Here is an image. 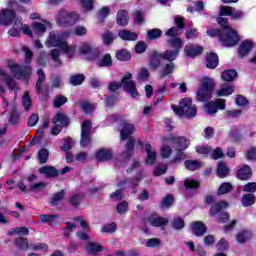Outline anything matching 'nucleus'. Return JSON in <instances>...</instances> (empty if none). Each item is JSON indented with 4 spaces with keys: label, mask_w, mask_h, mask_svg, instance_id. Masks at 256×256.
<instances>
[{
    "label": "nucleus",
    "mask_w": 256,
    "mask_h": 256,
    "mask_svg": "<svg viewBox=\"0 0 256 256\" xmlns=\"http://www.w3.org/2000/svg\"><path fill=\"white\" fill-rule=\"evenodd\" d=\"M218 25H221L222 30L220 29H208L207 35L210 37H219L220 41H222L223 45L226 47H235L237 43H239V35L235 29H232L229 26V19L225 17H218L217 18Z\"/></svg>",
    "instance_id": "f257e3e1"
},
{
    "label": "nucleus",
    "mask_w": 256,
    "mask_h": 256,
    "mask_svg": "<svg viewBox=\"0 0 256 256\" xmlns=\"http://www.w3.org/2000/svg\"><path fill=\"white\" fill-rule=\"evenodd\" d=\"M7 67L10 69L13 76L6 73L2 78V81L5 83L8 89L11 91H17V89H19V85L15 79H29L32 73L31 67L17 64L15 60H8Z\"/></svg>",
    "instance_id": "f03ea898"
},
{
    "label": "nucleus",
    "mask_w": 256,
    "mask_h": 256,
    "mask_svg": "<svg viewBox=\"0 0 256 256\" xmlns=\"http://www.w3.org/2000/svg\"><path fill=\"white\" fill-rule=\"evenodd\" d=\"M133 74L127 73L123 76L120 82L112 81L108 85V91L111 93H115L120 87H123V90L126 93H129L132 97V99H135L139 95V92L137 91V87L135 85V82H133Z\"/></svg>",
    "instance_id": "7ed1b4c3"
},
{
    "label": "nucleus",
    "mask_w": 256,
    "mask_h": 256,
    "mask_svg": "<svg viewBox=\"0 0 256 256\" xmlns=\"http://www.w3.org/2000/svg\"><path fill=\"white\" fill-rule=\"evenodd\" d=\"M172 109L176 115H185L188 119L197 116V106L193 104L191 98L182 99L179 106H173Z\"/></svg>",
    "instance_id": "20e7f679"
},
{
    "label": "nucleus",
    "mask_w": 256,
    "mask_h": 256,
    "mask_svg": "<svg viewBox=\"0 0 256 256\" xmlns=\"http://www.w3.org/2000/svg\"><path fill=\"white\" fill-rule=\"evenodd\" d=\"M77 21H79V15L67 10H60L56 16V23L60 27H73Z\"/></svg>",
    "instance_id": "39448f33"
},
{
    "label": "nucleus",
    "mask_w": 256,
    "mask_h": 256,
    "mask_svg": "<svg viewBox=\"0 0 256 256\" xmlns=\"http://www.w3.org/2000/svg\"><path fill=\"white\" fill-rule=\"evenodd\" d=\"M38 80L36 82L35 90L37 95H43L44 99L49 97V86L45 85V81L47 80V76L43 69L37 70Z\"/></svg>",
    "instance_id": "423d86ee"
},
{
    "label": "nucleus",
    "mask_w": 256,
    "mask_h": 256,
    "mask_svg": "<svg viewBox=\"0 0 256 256\" xmlns=\"http://www.w3.org/2000/svg\"><path fill=\"white\" fill-rule=\"evenodd\" d=\"M91 129H93V124L90 120H84L81 124V147H89L91 145Z\"/></svg>",
    "instance_id": "0eeeda50"
},
{
    "label": "nucleus",
    "mask_w": 256,
    "mask_h": 256,
    "mask_svg": "<svg viewBox=\"0 0 256 256\" xmlns=\"http://www.w3.org/2000/svg\"><path fill=\"white\" fill-rule=\"evenodd\" d=\"M225 107V99H217L216 101L207 102L204 105V110L206 111L207 115H215L219 109L224 111Z\"/></svg>",
    "instance_id": "6e6552de"
},
{
    "label": "nucleus",
    "mask_w": 256,
    "mask_h": 256,
    "mask_svg": "<svg viewBox=\"0 0 256 256\" xmlns=\"http://www.w3.org/2000/svg\"><path fill=\"white\" fill-rule=\"evenodd\" d=\"M147 221L152 227H161L162 231H165V227L169 225V219L165 217H160L157 214L150 215Z\"/></svg>",
    "instance_id": "1a4fd4ad"
},
{
    "label": "nucleus",
    "mask_w": 256,
    "mask_h": 256,
    "mask_svg": "<svg viewBox=\"0 0 256 256\" xmlns=\"http://www.w3.org/2000/svg\"><path fill=\"white\" fill-rule=\"evenodd\" d=\"M64 43L65 41L61 39V35L56 31L50 32L46 41L47 47H59V49H61Z\"/></svg>",
    "instance_id": "9d476101"
},
{
    "label": "nucleus",
    "mask_w": 256,
    "mask_h": 256,
    "mask_svg": "<svg viewBox=\"0 0 256 256\" xmlns=\"http://www.w3.org/2000/svg\"><path fill=\"white\" fill-rule=\"evenodd\" d=\"M176 26L171 27L167 30L165 33L166 37H172L175 39V37L181 35V32H179V29H185V23L183 22V18H175Z\"/></svg>",
    "instance_id": "9b49d317"
},
{
    "label": "nucleus",
    "mask_w": 256,
    "mask_h": 256,
    "mask_svg": "<svg viewBox=\"0 0 256 256\" xmlns=\"http://www.w3.org/2000/svg\"><path fill=\"white\" fill-rule=\"evenodd\" d=\"M133 133H135V125L124 122L122 129L120 130V137L122 141H127V139L128 141L130 139H135L133 136H131Z\"/></svg>",
    "instance_id": "f8f14e48"
},
{
    "label": "nucleus",
    "mask_w": 256,
    "mask_h": 256,
    "mask_svg": "<svg viewBox=\"0 0 256 256\" xmlns=\"http://www.w3.org/2000/svg\"><path fill=\"white\" fill-rule=\"evenodd\" d=\"M15 19V11L10 9H4L0 12V25L9 26Z\"/></svg>",
    "instance_id": "ddd939ff"
},
{
    "label": "nucleus",
    "mask_w": 256,
    "mask_h": 256,
    "mask_svg": "<svg viewBox=\"0 0 256 256\" xmlns=\"http://www.w3.org/2000/svg\"><path fill=\"white\" fill-rule=\"evenodd\" d=\"M213 97V91L207 90L205 88L199 87L197 92H196V99L200 103H207L209 99Z\"/></svg>",
    "instance_id": "4468645a"
},
{
    "label": "nucleus",
    "mask_w": 256,
    "mask_h": 256,
    "mask_svg": "<svg viewBox=\"0 0 256 256\" xmlns=\"http://www.w3.org/2000/svg\"><path fill=\"white\" fill-rule=\"evenodd\" d=\"M172 143L175 145L176 151H185L189 147V140L185 136H178L172 138Z\"/></svg>",
    "instance_id": "2eb2a0df"
},
{
    "label": "nucleus",
    "mask_w": 256,
    "mask_h": 256,
    "mask_svg": "<svg viewBox=\"0 0 256 256\" xmlns=\"http://www.w3.org/2000/svg\"><path fill=\"white\" fill-rule=\"evenodd\" d=\"M184 52L187 57L195 58L197 55H201V53H203V46L188 44L185 46Z\"/></svg>",
    "instance_id": "dca6fc26"
},
{
    "label": "nucleus",
    "mask_w": 256,
    "mask_h": 256,
    "mask_svg": "<svg viewBox=\"0 0 256 256\" xmlns=\"http://www.w3.org/2000/svg\"><path fill=\"white\" fill-rule=\"evenodd\" d=\"M135 149V138H130L126 143V150L122 152L121 157L124 161H129L133 156V150Z\"/></svg>",
    "instance_id": "f3484780"
},
{
    "label": "nucleus",
    "mask_w": 256,
    "mask_h": 256,
    "mask_svg": "<svg viewBox=\"0 0 256 256\" xmlns=\"http://www.w3.org/2000/svg\"><path fill=\"white\" fill-rule=\"evenodd\" d=\"M191 229L196 237H203L207 233V226L201 221L192 223Z\"/></svg>",
    "instance_id": "a211bd4d"
},
{
    "label": "nucleus",
    "mask_w": 256,
    "mask_h": 256,
    "mask_svg": "<svg viewBox=\"0 0 256 256\" xmlns=\"http://www.w3.org/2000/svg\"><path fill=\"white\" fill-rule=\"evenodd\" d=\"M97 161L105 162L113 158V151L107 148H101L95 154Z\"/></svg>",
    "instance_id": "6ab92c4d"
},
{
    "label": "nucleus",
    "mask_w": 256,
    "mask_h": 256,
    "mask_svg": "<svg viewBox=\"0 0 256 256\" xmlns=\"http://www.w3.org/2000/svg\"><path fill=\"white\" fill-rule=\"evenodd\" d=\"M23 29V18H16L13 27L8 31L10 37H20Z\"/></svg>",
    "instance_id": "aec40b11"
},
{
    "label": "nucleus",
    "mask_w": 256,
    "mask_h": 256,
    "mask_svg": "<svg viewBox=\"0 0 256 256\" xmlns=\"http://www.w3.org/2000/svg\"><path fill=\"white\" fill-rule=\"evenodd\" d=\"M251 49H253V42L251 40L243 41L240 44V47H239V50H238L239 57H241V59H243V57H246V55L249 54Z\"/></svg>",
    "instance_id": "412c9836"
},
{
    "label": "nucleus",
    "mask_w": 256,
    "mask_h": 256,
    "mask_svg": "<svg viewBox=\"0 0 256 256\" xmlns=\"http://www.w3.org/2000/svg\"><path fill=\"white\" fill-rule=\"evenodd\" d=\"M236 175L241 181H247V179H251L253 171L251 170V167L244 165L237 171Z\"/></svg>",
    "instance_id": "4be33fe9"
},
{
    "label": "nucleus",
    "mask_w": 256,
    "mask_h": 256,
    "mask_svg": "<svg viewBox=\"0 0 256 256\" xmlns=\"http://www.w3.org/2000/svg\"><path fill=\"white\" fill-rule=\"evenodd\" d=\"M161 59H163V56H161V53L154 52L152 56L150 57L149 67L153 71H157L159 67H161Z\"/></svg>",
    "instance_id": "5701e85b"
},
{
    "label": "nucleus",
    "mask_w": 256,
    "mask_h": 256,
    "mask_svg": "<svg viewBox=\"0 0 256 256\" xmlns=\"http://www.w3.org/2000/svg\"><path fill=\"white\" fill-rule=\"evenodd\" d=\"M39 173L40 175H45V177H47V179H51L53 177H57V175H59V171H57V169H55V167L53 166H44L39 168Z\"/></svg>",
    "instance_id": "b1692460"
},
{
    "label": "nucleus",
    "mask_w": 256,
    "mask_h": 256,
    "mask_svg": "<svg viewBox=\"0 0 256 256\" xmlns=\"http://www.w3.org/2000/svg\"><path fill=\"white\" fill-rule=\"evenodd\" d=\"M219 65V56L216 53L210 52L206 55V67L215 69Z\"/></svg>",
    "instance_id": "393cba45"
},
{
    "label": "nucleus",
    "mask_w": 256,
    "mask_h": 256,
    "mask_svg": "<svg viewBox=\"0 0 256 256\" xmlns=\"http://www.w3.org/2000/svg\"><path fill=\"white\" fill-rule=\"evenodd\" d=\"M116 22L122 27H126L129 24V12L126 10H119L116 16Z\"/></svg>",
    "instance_id": "a878e982"
},
{
    "label": "nucleus",
    "mask_w": 256,
    "mask_h": 256,
    "mask_svg": "<svg viewBox=\"0 0 256 256\" xmlns=\"http://www.w3.org/2000/svg\"><path fill=\"white\" fill-rule=\"evenodd\" d=\"M103 251V246L94 242H89L86 245V252L88 255L97 256V253Z\"/></svg>",
    "instance_id": "bb28decb"
},
{
    "label": "nucleus",
    "mask_w": 256,
    "mask_h": 256,
    "mask_svg": "<svg viewBox=\"0 0 256 256\" xmlns=\"http://www.w3.org/2000/svg\"><path fill=\"white\" fill-rule=\"evenodd\" d=\"M118 36L123 41H137V38L139 37L137 33L131 32L129 30H120L118 32Z\"/></svg>",
    "instance_id": "cd10ccee"
},
{
    "label": "nucleus",
    "mask_w": 256,
    "mask_h": 256,
    "mask_svg": "<svg viewBox=\"0 0 256 256\" xmlns=\"http://www.w3.org/2000/svg\"><path fill=\"white\" fill-rule=\"evenodd\" d=\"M67 195V192L65 190H61L59 192H56L52 195L50 198V205L53 207L59 205L63 199H65V196Z\"/></svg>",
    "instance_id": "c85d7f7f"
},
{
    "label": "nucleus",
    "mask_w": 256,
    "mask_h": 256,
    "mask_svg": "<svg viewBox=\"0 0 256 256\" xmlns=\"http://www.w3.org/2000/svg\"><path fill=\"white\" fill-rule=\"evenodd\" d=\"M227 207H229V204L225 201H221L219 203L212 205L209 210L210 217H215L217 213H219L222 209H227Z\"/></svg>",
    "instance_id": "c756f323"
},
{
    "label": "nucleus",
    "mask_w": 256,
    "mask_h": 256,
    "mask_svg": "<svg viewBox=\"0 0 256 256\" xmlns=\"http://www.w3.org/2000/svg\"><path fill=\"white\" fill-rule=\"evenodd\" d=\"M251 237H252L251 231L242 230L237 233V235L235 236V239H236L237 243H240L241 245H243V243H247V241H249V239H251Z\"/></svg>",
    "instance_id": "7c9ffc66"
},
{
    "label": "nucleus",
    "mask_w": 256,
    "mask_h": 256,
    "mask_svg": "<svg viewBox=\"0 0 256 256\" xmlns=\"http://www.w3.org/2000/svg\"><path fill=\"white\" fill-rule=\"evenodd\" d=\"M160 55L165 61L173 63V61L179 57V50H166L163 53H160Z\"/></svg>",
    "instance_id": "2f4dec72"
},
{
    "label": "nucleus",
    "mask_w": 256,
    "mask_h": 256,
    "mask_svg": "<svg viewBox=\"0 0 256 256\" xmlns=\"http://www.w3.org/2000/svg\"><path fill=\"white\" fill-rule=\"evenodd\" d=\"M52 123H58L62 127L69 126V117L63 113H57L52 119Z\"/></svg>",
    "instance_id": "473e14b6"
},
{
    "label": "nucleus",
    "mask_w": 256,
    "mask_h": 256,
    "mask_svg": "<svg viewBox=\"0 0 256 256\" xmlns=\"http://www.w3.org/2000/svg\"><path fill=\"white\" fill-rule=\"evenodd\" d=\"M202 89H207L208 91H212L215 89V80L213 78H209L207 76L202 77L200 81Z\"/></svg>",
    "instance_id": "72a5a7b5"
},
{
    "label": "nucleus",
    "mask_w": 256,
    "mask_h": 256,
    "mask_svg": "<svg viewBox=\"0 0 256 256\" xmlns=\"http://www.w3.org/2000/svg\"><path fill=\"white\" fill-rule=\"evenodd\" d=\"M166 43H167V45H169V47H172V49H174V51H178V53L183 48V40H181V38H179V37L168 39L166 41Z\"/></svg>",
    "instance_id": "f704fd0d"
},
{
    "label": "nucleus",
    "mask_w": 256,
    "mask_h": 256,
    "mask_svg": "<svg viewBox=\"0 0 256 256\" xmlns=\"http://www.w3.org/2000/svg\"><path fill=\"white\" fill-rule=\"evenodd\" d=\"M221 78L223 79V81L231 83V81H235L237 79V71L233 69L224 70L221 74Z\"/></svg>",
    "instance_id": "c9c22d12"
},
{
    "label": "nucleus",
    "mask_w": 256,
    "mask_h": 256,
    "mask_svg": "<svg viewBox=\"0 0 256 256\" xmlns=\"http://www.w3.org/2000/svg\"><path fill=\"white\" fill-rule=\"evenodd\" d=\"M97 67H112L113 59L111 58V54H104L103 57L96 62Z\"/></svg>",
    "instance_id": "e433bc0d"
},
{
    "label": "nucleus",
    "mask_w": 256,
    "mask_h": 256,
    "mask_svg": "<svg viewBox=\"0 0 256 256\" xmlns=\"http://www.w3.org/2000/svg\"><path fill=\"white\" fill-rule=\"evenodd\" d=\"M146 152H147V165H153L157 159V152L153 151V148H151V144L146 145Z\"/></svg>",
    "instance_id": "4c0bfd02"
},
{
    "label": "nucleus",
    "mask_w": 256,
    "mask_h": 256,
    "mask_svg": "<svg viewBox=\"0 0 256 256\" xmlns=\"http://www.w3.org/2000/svg\"><path fill=\"white\" fill-rule=\"evenodd\" d=\"M60 49L71 59L73 55H75V50L77 49L76 45H69L67 41H65L62 46H60Z\"/></svg>",
    "instance_id": "58836bf2"
},
{
    "label": "nucleus",
    "mask_w": 256,
    "mask_h": 256,
    "mask_svg": "<svg viewBox=\"0 0 256 256\" xmlns=\"http://www.w3.org/2000/svg\"><path fill=\"white\" fill-rule=\"evenodd\" d=\"M184 165L188 171H197L203 167V163L199 162L198 160H186Z\"/></svg>",
    "instance_id": "ea45409f"
},
{
    "label": "nucleus",
    "mask_w": 256,
    "mask_h": 256,
    "mask_svg": "<svg viewBox=\"0 0 256 256\" xmlns=\"http://www.w3.org/2000/svg\"><path fill=\"white\" fill-rule=\"evenodd\" d=\"M175 70V63L169 62L164 66V69L160 70V77L161 79H165L168 75H172L173 71Z\"/></svg>",
    "instance_id": "a19ab883"
},
{
    "label": "nucleus",
    "mask_w": 256,
    "mask_h": 256,
    "mask_svg": "<svg viewBox=\"0 0 256 256\" xmlns=\"http://www.w3.org/2000/svg\"><path fill=\"white\" fill-rule=\"evenodd\" d=\"M14 244L16 245V247H18V249H21L22 251H25L27 249H29V240H27V238L25 237H18L14 240Z\"/></svg>",
    "instance_id": "79ce46f5"
},
{
    "label": "nucleus",
    "mask_w": 256,
    "mask_h": 256,
    "mask_svg": "<svg viewBox=\"0 0 256 256\" xmlns=\"http://www.w3.org/2000/svg\"><path fill=\"white\" fill-rule=\"evenodd\" d=\"M82 201H83V195L81 194H72L68 199V202L71 205V207H75V208L79 207Z\"/></svg>",
    "instance_id": "37998d69"
},
{
    "label": "nucleus",
    "mask_w": 256,
    "mask_h": 256,
    "mask_svg": "<svg viewBox=\"0 0 256 256\" xmlns=\"http://www.w3.org/2000/svg\"><path fill=\"white\" fill-rule=\"evenodd\" d=\"M163 35V31L159 28L150 29L147 31V39L150 41H155V39H159Z\"/></svg>",
    "instance_id": "c03bdc74"
},
{
    "label": "nucleus",
    "mask_w": 256,
    "mask_h": 256,
    "mask_svg": "<svg viewBox=\"0 0 256 256\" xmlns=\"http://www.w3.org/2000/svg\"><path fill=\"white\" fill-rule=\"evenodd\" d=\"M232 190L233 185L229 182H224L218 188L217 195H227V193H231Z\"/></svg>",
    "instance_id": "a18cd8bd"
},
{
    "label": "nucleus",
    "mask_w": 256,
    "mask_h": 256,
    "mask_svg": "<svg viewBox=\"0 0 256 256\" xmlns=\"http://www.w3.org/2000/svg\"><path fill=\"white\" fill-rule=\"evenodd\" d=\"M83 81H85V75H83V74H74V75L70 76L69 83H70V85L77 86V85H82Z\"/></svg>",
    "instance_id": "49530a36"
},
{
    "label": "nucleus",
    "mask_w": 256,
    "mask_h": 256,
    "mask_svg": "<svg viewBox=\"0 0 256 256\" xmlns=\"http://www.w3.org/2000/svg\"><path fill=\"white\" fill-rule=\"evenodd\" d=\"M174 201L175 199L173 198V195L167 194L160 203L161 209H169V207L173 205Z\"/></svg>",
    "instance_id": "de8ad7c7"
},
{
    "label": "nucleus",
    "mask_w": 256,
    "mask_h": 256,
    "mask_svg": "<svg viewBox=\"0 0 256 256\" xmlns=\"http://www.w3.org/2000/svg\"><path fill=\"white\" fill-rule=\"evenodd\" d=\"M217 175H218V177H221L222 179L227 177V175H229V168L227 167V165H225V163L220 162L218 164Z\"/></svg>",
    "instance_id": "09e8293b"
},
{
    "label": "nucleus",
    "mask_w": 256,
    "mask_h": 256,
    "mask_svg": "<svg viewBox=\"0 0 256 256\" xmlns=\"http://www.w3.org/2000/svg\"><path fill=\"white\" fill-rule=\"evenodd\" d=\"M116 59L118 61H129L131 59V53L126 49L116 51Z\"/></svg>",
    "instance_id": "8fccbe9b"
},
{
    "label": "nucleus",
    "mask_w": 256,
    "mask_h": 256,
    "mask_svg": "<svg viewBox=\"0 0 256 256\" xmlns=\"http://www.w3.org/2000/svg\"><path fill=\"white\" fill-rule=\"evenodd\" d=\"M19 121V112H17L16 109H13L8 118V124L12 125L13 127H16V125H19Z\"/></svg>",
    "instance_id": "3c124183"
},
{
    "label": "nucleus",
    "mask_w": 256,
    "mask_h": 256,
    "mask_svg": "<svg viewBox=\"0 0 256 256\" xmlns=\"http://www.w3.org/2000/svg\"><path fill=\"white\" fill-rule=\"evenodd\" d=\"M255 203V195L254 194H244L242 196V205L243 207H251Z\"/></svg>",
    "instance_id": "603ef678"
},
{
    "label": "nucleus",
    "mask_w": 256,
    "mask_h": 256,
    "mask_svg": "<svg viewBox=\"0 0 256 256\" xmlns=\"http://www.w3.org/2000/svg\"><path fill=\"white\" fill-rule=\"evenodd\" d=\"M22 102H23V107L25 108V111H29L31 109V105H33V100H31L29 91L24 92Z\"/></svg>",
    "instance_id": "864d4df0"
},
{
    "label": "nucleus",
    "mask_w": 256,
    "mask_h": 256,
    "mask_svg": "<svg viewBox=\"0 0 256 256\" xmlns=\"http://www.w3.org/2000/svg\"><path fill=\"white\" fill-rule=\"evenodd\" d=\"M234 91H235V86L222 87L220 90L217 91L216 97L231 95Z\"/></svg>",
    "instance_id": "5fc2aeb1"
},
{
    "label": "nucleus",
    "mask_w": 256,
    "mask_h": 256,
    "mask_svg": "<svg viewBox=\"0 0 256 256\" xmlns=\"http://www.w3.org/2000/svg\"><path fill=\"white\" fill-rule=\"evenodd\" d=\"M32 29L34 33H37V35H43V33L47 31V26H45V24L40 22H34L32 24Z\"/></svg>",
    "instance_id": "6e6d98bb"
},
{
    "label": "nucleus",
    "mask_w": 256,
    "mask_h": 256,
    "mask_svg": "<svg viewBox=\"0 0 256 256\" xmlns=\"http://www.w3.org/2000/svg\"><path fill=\"white\" fill-rule=\"evenodd\" d=\"M47 189V183L45 182H39V183H33L30 185L29 191H33L36 193H39L41 191H45Z\"/></svg>",
    "instance_id": "4d7b16f0"
},
{
    "label": "nucleus",
    "mask_w": 256,
    "mask_h": 256,
    "mask_svg": "<svg viewBox=\"0 0 256 256\" xmlns=\"http://www.w3.org/2000/svg\"><path fill=\"white\" fill-rule=\"evenodd\" d=\"M102 40L104 45H111L115 41V35L111 31L107 30L102 34Z\"/></svg>",
    "instance_id": "13d9d810"
},
{
    "label": "nucleus",
    "mask_w": 256,
    "mask_h": 256,
    "mask_svg": "<svg viewBox=\"0 0 256 256\" xmlns=\"http://www.w3.org/2000/svg\"><path fill=\"white\" fill-rule=\"evenodd\" d=\"M75 145V142L71 138H65L64 139V145L60 148L62 151H65V153H69L71 149H73Z\"/></svg>",
    "instance_id": "bf43d9fd"
},
{
    "label": "nucleus",
    "mask_w": 256,
    "mask_h": 256,
    "mask_svg": "<svg viewBox=\"0 0 256 256\" xmlns=\"http://www.w3.org/2000/svg\"><path fill=\"white\" fill-rule=\"evenodd\" d=\"M116 211L119 215H125L129 211V204L127 201H122L116 206Z\"/></svg>",
    "instance_id": "052dcab7"
},
{
    "label": "nucleus",
    "mask_w": 256,
    "mask_h": 256,
    "mask_svg": "<svg viewBox=\"0 0 256 256\" xmlns=\"http://www.w3.org/2000/svg\"><path fill=\"white\" fill-rule=\"evenodd\" d=\"M233 7L231 6H221L219 17H231L233 14Z\"/></svg>",
    "instance_id": "680f3d73"
},
{
    "label": "nucleus",
    "mask_w": 256,
    "mask_h": 256,
    "mask_svg": "<svg viewBox=\"0 0 256 256\" xmlns=\"http://www.w3.org/2000/svg\"><path fill=\"white\" fill-rule=\"evenodd\" d=\"M183 227H185V220H183L182 218H175L172 221V228L176 231H181Z\"/></svg>",
    "instance_id": "e2e57ef3"
},
{
    "label": "nucleus",
    "mask_w": 256,
    "mask_h": 256,
    "mask_svg": "<svg viewBox=\"0 0 256 256\" xmlns=\"http://www.w3.org/2000/svg\"><path fill=\"white\" fill-rule=\"evenodd\" d=\"M47 159H49V150L43 148L38 152L39 163H47Z\"/></svg>",
    "instance_id": "0e129e2a"
},
{
    "label": "nucleus",
    "mask_w": 256,
    "mask_h": 256,
    "mask_svg": "<svg viewBox=\"0 0 256 256\" xmlns=\"http://www.w3.org/2000/svg\"><path fill=\"white\" fill-rule=\"evenodd\" d=\"M216 248L222 253L225 251H229V242H227L225 238H222L216 244Z\"/></svg>",
    "instance_id": "69168bd1"
},
{
    "label": "nucleus",
    "mask_w": 256,
    "mask_h": 256,
    "mask_svg": "<svg viewBox=\"0 0 256 256\" xmlns=\"http://www.w3.org/2000/svg\"><path fill=\"white\" fill-rule=\"evenodd\" d=\"M176 151H177V154L175 155L171 163H181V161H185V159H187V154L183 152L184 150H176Z\"/></svg>",
    "instance_id": "338daca9"
},
{
    "label": "nucleus",
    "mask_w": 256,
    "mask_h": 256,
    "mask_svg": "<svg viewBox=\"0 0 256 256\" xmlns=\"http://www.w3.org/2000/svg\"><path fill=\"white\" fill-rule=\"evenodd\" d=\"M242 191L244 193H255L256 191V182H250V183H247L246 185L243 186V189Z\"/></svg>",
    "instance_id": "774afa93"
}]
</instances>
